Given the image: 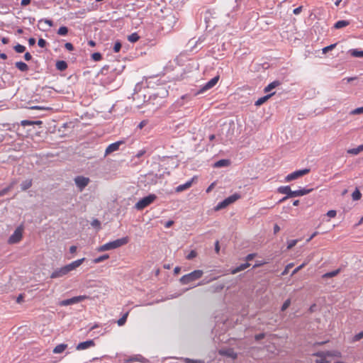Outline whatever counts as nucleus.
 <instances>
[{
    "mask_svg": "<svg viewBox=\"0 0 363 363\" xmlns=\"http://www.w3.org/2000/svg\"><path fill=\"white\" fill-rule=\"evenodd\" d=\"M85 260V258H82L77 260H75L71 262L69 264H67L61 268H58L55 269L50 275V278L56 279L62 277L67 275L69 272L72 270H74L76 268L79 267Z\"/></svg>",
    "mask_w": 363,
    "mask_h": 363,
    "instance_id": "f257e3e1",
    "label": "nucleus"
},
{
    "mask_svg": "<svg viewBox=\"0 0 363 363\" xmlns=\"http://www.w3.org/2000/svg\"><path fill=\"white\" fill-rule=\"evenodd\" d=\"M128 242V238L127 237L121 238L101 245L97 248V250L99 252H104L107 250H114L127 244Z\"/></svg>",
    "mask_w": 363,
    "mask_h": 363,
    "instance_id": "f03ea898",
    "label": "nucleus"
},
{
    "mask_svg": "<svg viewBox=\"0 0 363 363\" xmlns=\"http://www.w3.org/2000/svg\"><path fill=\"white\" fill-rule=\"evenodd\" d=\"M203 274V272L202 270H194L189 274L182 276L180 278L179 281L182 284H188L190 282H192L200 279L202 277Z\"/></svg>",
    "mask_w": 363,
    "mask_h": 363,
    "instance_id": "7ed1b4c3",
    "label": "nucleus"
},
{
    "mask_svg": "<svg viewBox=\"0 0 363 363\" xmlns=\"http://www.w3.org/2000/svg\"><path fill=\"white\" fill-rule=\"evenodd\" d=\"M156 199L157 196L155 194H149L147 196H145L139 200L135 203V207L137 210H143L152 203L156 200Z\"/></svg>",
    "mask_w": 363,
    "mask_h": 363,
    "instance_id": "20e7f679",
    "label": "nucleus"
},
{
    "mask_svg": "<svg viewBox=\"0 0 363 363\" xmlns=\"http://www.w3.org/2000/svg\"><path fill=\"white\" fill-rule=\"evenodd\" d=\"M310 172L309 169H303L295 171L289 174H288L286 177L284 181L286 182H290L293 180L298 179V178L307 174Z\"/></svg>",
    "mask_w": 363,
    "mask_h": 363,
    "instance_id": "39448f33",
    "label": "nucleus"
},
{
    "mask_svg": "<svg viewBox=\"0 0 363 363\" xmlns=\"http://www.w3.org/2000/svg\"><path fill=\"white\" fill-rule=\"evenodd\" d=\"M23 228H16L14 233L9 237L8 242L9 244H16L21 241L23 237Z\"/></svg>",
    "mask_w": 363,
    "mask_h": 363,
    "instance_id": "423d86ee",
    "label": "nucleus"
},
{
    "mask_svg": "<svg viewBox=\"0 0 363 363\" xmlns=\"http://www.w3.org/2000/svg\"><path fill=\"white\" fill-rule=\"evenodd\" d=\"M277 191L279 194H286V196L283 197L281 199L279 200V203H282L285 201H286L288 199L291 198V192L292 190L291 189L289 186H279L277 189Z\"/></svg>",
    "mask_w": 363,
    "mask_h": 363,
    "instance_id": "0eeeda50",
    "label": "nucleus"
},
{
    "mask_svg": "<svg viewBox=\"0 0 363 363\" xmlns=\"http://www.w3.org/2000/svg\"><path fill=\"white\" fill-rule=\"evenodd\" d=\"M75 184L80 191H82L89 183L88 177L78 176L74 179Z\"/></svg>",
    "mask_w": 363,
    "mask_h": 363,
    "instance_id": "6e6552de",
    "label": "nucleus"
},
{
    "mask_svg": "<svg viewBox=\"0 0 363 363\" xmlns=\"http://www.w3.org/2000/svg\"><path fill=\"white\" fill-rule=\"evenodd\" d=\"M124 143V141L123 140H119V141H117L116 143H111L110 144L106 149L105 150V155H109L115 151H117L119 147H120V145L123 144Z\"/></svg>",
    "mask_w": 363,
    "mask_h": 363,
    "instance_id": "1a4fd4ad",
    "label": "nucleus"
},
{
    "mask_svg": "<svg viewBox=\"0 0 363 363\" xmlns=\"http://www.w3.org/2000/svg\"><path fill=\"white\" fill-rule=\"evenodd\" d=\"M95 346V342L93 340H89L84 342H79L77 347V350H84L89 347Z\"/></svg>",
    "mask_w": 363,
    "mask_h": 363,
    "instance_id": "9d476101",
    "label": "nucleus"
},
{
    "mask_svg": "<svg viewBox=\"0 0 363 363\" xmlns=\"http://www.w3.org/2000/svg\"><path fill=\"white\" fill-rule=\"evenodd\" d=\"M219 76L217 75L216 77H214L213 78H212L210 81H208L206 84H204L201 91H206L211 88H213L218 82L219 80Z\"/></svg>",
    "mask_w": 363,
    "mask_h": 363,
    "instance_id": "9b49d317",
    "label": "nucleus"
},
{
    "mask_svg": "<svg viewBox=\"0 0 363 363\" xmlns=\"http://www.w3.org/2000/svg\"><path fill=\"white\" fill-rule=\"evenodd\" d=\"M194 180V178H192L191 180L186 182L185 184H180V185L177 186L175 189L176 191L182 192L183 191H185V190L189 189L192 186Z\"/></svg>",
    "mask_w": 363,
    "mask_h": 363,
    "instance_id": "f8f14e48",
    "label": "nucleus"
},
{
    "mask_svg": "<svg viewBox=\"0 0 363 363\" xmlns=\"http://www.w3.org/2000/svg\"><path fill=\"white\" fill-rule=\"evenodd\" d=\"M311 190V189H301L296 191H292L291 194V198L293 197H297V196H302L307 194H308Z\"/></svg>",
    "mask_w": 363,
    "mask_h": 363,
    "instance_id": "ddd939ff",
    "label": "nucleus"
},
{
    "mask_svg": "<svg viewBox=\"0 0 363 363\" xmlns=\"http://www.w3.org/2000/svg\"><path fill=\"white\" fill-rule=\"evenodd\" d=\"M250 264L248 262H245V263H243V264H241L240 266L233 269L231 271H230V273L232 274H235L242 270H245V269H247V267H250Z\"/></svg>",
    "mask_w": 363,
    "mask_h": 363,
    "instance_id": "4468645a",
    "label": "nucleus"
},
{
    "mask_svg": "<svg viewBox=\"0 0 363 363\" xmlns=\"http://www.w3.org/2000/svg\"><path fill=\"white\" fill-rule=\"evenodd\" d=\"M340 272V269H337L336 270H333L332 272L323 274L321 275V278L323 279H328V278H331V277H333L337 275Z\"/></svg>",
    "mask_w": 363,
    "mask_h": 363,
    "instance_id": "2eb2a0df",
    "label": "nucleus"
},
{
    "mask_svg": "<svg viewBox=\"0 0 363 363\" xmlns=\"http://www.w3.org/2000/svg\"><path fill=\"white\" fill-rule=\"evenodd\" d=\"M363 151V144L359 145L357 147L349 149L347 152L350 155H357Z\"/></svg>",
    "mask_w": 363,
    "mask_h": 363,
    "instance_id": "dca6fc26",
    "label": "nucleus"
},
{
    "mask_svg": "<svg viewBox=\"0 0 363 363\" xmlns=\"http://www.w3.org/2000/svg\"><path fill=\"white\" fill-rule=\"evenodd\" d=\"M350 23L349 21H346V20L338 21L335 23L334 28L336 29H340V28H342L344 27L349 26Z\"/></svg>",
    "mask_w": 363,
    "mask_h": 363,
    "instance_id": "f3484780",
    "label": "nucleus"
},
{
    "mask_svg": "<svg viewBox=\"0 0 363 363\" xmlns=\"http://www.w3.org/2000/svg\"><path fill=\"white\" fill-rule=\"evenodd\" d=\"M67 347V344H60L57 345L54 349H53V353L55 354H60L63 352Z\"/></svg>",
    "mask_w": 363,
    "mask_h": 363,
    "instance_id": "a211bd4d",
    "label": "nucleus"
},
{
    "mask_svg": "<svg viewBox=\"0 0 363 363\" xmlns=\"http://www.w3.org/2000/svg\"><path fill=\"white\" fill-rule=\"evenodd\" d=\"M42 121H28V120H23L21 121V125L22 126H26V125H41Z\"/></svg>",
    "mask_w": 363,
    "mask_h": 363,
    "instance_id": "6ab92c4d",
    "label": "nucleus"
},
{
    "mask_svg": "<svg viewBox=\"0 0 363 363\" xmlns=\"http://www.w3.org/2000/svg\"><path fill=\"white\" fill-rule=\"evenodd\" d=\"M56 68L60 71H64L67 68V64L64 60H59L56 62Z\"/></svg>",
    "mask_w": 363,
    "mask_h": 363,
    "instance_id": "aec40b11",
    "label": "nucleus"
},
{
    "mask_svg": "<svg viewBox=\"0 0 363 363\" xmlns=\"http://www.w3.org/2000/svg\"><path fill=\"white\" fill-rule=\"evenodd\" d=\"M16 67L22 72H26L28 70V66L23 62H17L15 64Z\"/></svg>",
    "mask_w": 363,
    "mask_h": 363,
    "instance_id": "412c9836",
    "label": "nucleus"
},
{
    "mask_svg": "<svg viewBox=\"0 0 363 363\" xmlns=\"http://www.w3.org/2000/svg\"><path fill=\"white\" fill-rule=\"evenodd\" d=\"M32 186V179H26L24 182H23L21 184V190L26 191L30 188Z\"/></svg>",
    "mask_w": 363,
    "mask_h": 363,
    "instance_id": "4be33fe9",
    "label": "nucleus"
},
{
    "mask_svg": "<svg viewBox=\"0 0 363 363\" xmlns=\"http://www.w3.org/2000/svg\"><path fill=\"white\" fill-rule=\"evenodd\" d=\"M326 354H327V356L333 355L330 352H327L326 354L325 352H319V354H318L319 363H328V362L325 360Z\"/></svg>",
    "mask_w": 363,
    "mask_h": 363,
    "instance_id": "5701e85b",
    "label": "nucleus"
},
{
    "mask_svg": "<svg viewBox=\"0 0 363 363\" xmlns=\"http://www.w3.org/2000/svg\"><path fill=\"white\" fill-rule=\"evenodd\" d=\"M279 84H280V82H278V81L272 82V83H270L269 84H268V85L264 88V92H269V91H270L272 89H274L275 87L278 86Z\"/></svg>",
    "mask_w": 363,
    "mask_h": 363,
    "instance_id": "b1692460",
    "label": "nucleus"
},
{
    "mask_svg": "<svg viewBox=\"0 0 363 363\" xmlns=\"http://www.w3.org/2000/svg\"><path fill=\"white\" fill-rule=\"evenodd\" d=\"M274 94H271L263 97L259 98L257 101H255V106H260L265 103Z\"/></svg>",
    "mask_w": 363,
    "mask_h": 363,
    "instance_id": "393cba45",
    "label": "nucleus"
},
{
    "mask_svg": "<svg viewBox=\"0 0 363 363\" xmlns=\"http://www.w3.org/2000/svg\"><path fill=\"white\" fill-rule=\"evenodd\" d=\"M230 162L228 160H220L216 162L214 164V167H225L229 165Z\"/></svg>",
    "mask_w": 363,
    "mask_h": 363,
    "instance_id": "a878e982",
    "label": "nucleus"
},
{
    "mask_svg": "<svg viewBox=\"0 0 363 363\" xmlns=\"http://www.w3.org/2000/svg\"><path fill=\"white\" fill-rule=\"evenodd\" d=\"M87 297L86 296H78L71 298V301L72 304L77 303L86 299Z\"/></svg>",
    "mask_w": 363,
    "mask_h": 363,
    "instance_id": "bb28decb",
    "label": "nucleus"
},
{
    "mask_svg": "<svg viewBox=\"0 0 363 363\" xmlns=\"http://www.w3.org/2000/svg\"><path fill=\"white\" fill-rule=\"evenodd\" d=\"M87 297L86 296H78L71 298V301L72 304L77 303L86 299Z\"/></svg>",
    "mask_w": 363,
    "mask_h": 363,
    "instance_id": "cd10ccee",
    "label": "nucleus"
},
{
    "mask_svg": "<svg viewBox=\"0 0 363 363\" xmlns=\"http://www.w3.org/2000/svg\"><path fill=\"white\" fill-rule=\"evenodd\" d=\"M87 297L86 296H78L71 298V301L72 304L77 303L86 299Z\"/></svg>",
    "mask_w": 363,
    "mask_h": 363,
    "instance_id": "c85d7f7f",
    "label": "nucleus"
},
{
    "mask_svg": "<svg viewBox=\"0 0 363 363\" xmlns=\"http://www.w3.org/2000/svg\"><path fill=\"white\" fill-rule=\"evenodd\" d=\"M140 39V36L137 33H133L128 36V40L131 43H135Z\"/></svg>",
    "mask_w": 363,
    "mask_h": 363,
    "instance_id": "c756f323",
    "label": "nucleus"
},
{
    "mask_svg": "<svg viewBox=\"0 0 363 363\" xmlns=\"http://www.w3.org/2000/svg\"><path fill=\"white\" fill-rule=\"evenodd\" d=\"M362 194L358 189H356L355 191L352 194V198L354 201H358L361 199Z\"/></svg>",
    "mask_w": 363,
    "mask_h": 363,
    "instance_id": "7c9ffc66",
    "label": "nucleus"
},
{
    "mask_svg": "<svg viewBox=\"0 0 363 363\" xmlns=\"http://www.w3.org/2000/svg\"><path fill=\"white\" fill-rule=\"evenodd\" d=\"M108 257H109L108 255H107V254L103 255L101 256H99V257L95 258L93 260V262L95 264L100 263V262L107 259Z\"/></svg>",
    "mask_w": 363,
    "mask_h": 363,
    "instance_id": "2f4dec72",
    "label": "nucleus"
},
{
    "mask_svg": "<svg viewBox=\"0 0 363 363\" xmlns=\"http://www.w3.org/2000/svg\"><path fill=\"white\" fill-rule=\"evenodd\" d=\"M239 199H240V196L238 194H233V195L226 198L225 199L227 200L228 203L230 204V203H234L235 201H236Z\"/></svg>",
    "mask_w": 363,
    "mask_h": 363,
    "instance_id": "473e14b6",
    "label": "nucleus"
},
{
    "mask_svg": "<svg viewBox=\"0 0 363 363\" xmlns=\"http://www.w3.org/2000/svg\"><path fill=\"white\" fill-rule=\"evenodd\" d=\"M113 81H114L113 75H112L111 77H108L107 79H101V84L106 86L110 84Z\"/></svg>",
    "mask_w": 363,
    "mask_h": 363,
    "instance_id": "72a5a7b5",
    "label": "nucleus"
},
{
    "mask_svg": "<svg viewBox=\"0 0 363 363\" xmlns=\"http://www.w3.org/2000/svg\"><path fill=\"white\" fill-rule=\"evenodd\" d=\"M68 33V28L66 26H61L57 30V34L65 36Z\"/></svg>",
    "mask_w": 363,
    "mask_h": 363,
    "instance_id": "f704fd0d",
    "label": "nucleus"
},
{
    "mask_svg": "<svg viewBox=\"0 0 363 363\" xmlns=\"http://www.w3.org/2000/svg\"><path fill=\"white\" fill-rule=\"evenodd\" d=\"M145 360V359L143 357H142L140 355H138V356H135V357H130L128 361H130V362H140L144 363Z\"/></svg>",
    "mask_w": 363,
    "mask_h": 363,
    "instance_id": "c9c22d12",
    "label": "nucleus"
},
{
    "mask_svg": "<svg viewBox=\"0 0 363 363\" xmlns=\"http://www.w3.org/2000/svg\"><path fill=\"white\" fill-rule=\"evenodd\" d=\"M128 313H125L120 319L118 320L117 323L119 326H122L125 324Z\"/></svg>",
    "mask_w": 363,
    "mask_h": 363,
    "instance_id": "e433bc0d",
    "label": "nucleus"
},
{
    "mask_svg": "<svg viewBox=\"0 0 363 363\" xmlns=\"http://www.w3.org/2000/svg\"><path fill=\"white\" fill-rule=\"evenodd\" d=\"M13 48L18 53H22L26 50V47L20 44L15 45Z\"/></svg>",
    "mask_w": 363,
    "mask_h": 363,
    "instance_id": "4c0bfd02",
    "label": "nucleus"
},
{
    "mask_svg": "<svg viewBox=\"0 0 363 363\" xmlns=\"http://www.w3.org/2000/svg\"><path fill=\"white\" fill-rule=\"evenodd\" d=\"M351 55L355 57H363V51H359L357 50H352Z\"/></svg>",
    "mask_w": 363,
    "mask_h": 363,
    "instance_id": "58836bf2",
    "label": "nucleus"
},
{
    "mask_svg": "<svg viewBox=\"0 0 363 363\" xmlns=\"http://www.w3.org/2000/svg\"><path fill=\"white\" fill-rule=\"evenodd\" d=\"M229 205L228 202L227 201L226 199L223 200L222 202L219 203L217 206H216V210H220V209H222V208H225L226 206H228Z\"/></svg>",
    "mask_w": 363,
    "mask_h": 363,
    "instance_id": "ea45409f",
    "label": "nucleus"
},
{
    "mask_svg": "<svg viewBox=\"0 0 363 363\" xmlns=\"http://www.w3.org/2000/svg\"><path fill=\"white\" fill-rule=\"evenodd\" d=\"M184 362L185 363H205V362L201 359H191L189 358H185Z\"/></svg>",
    "mask_w": 363,
    "mask_h": 363,
    "instance_id": "a19ab883",
    "label": "nucleus"
},
{
    "mask_svg": "<svg viewBox=\"0 0 363 363\" xmlns=\"http://www.w3.org/2000/svg\"><path fill=\"white\" fill-rule=\"evenodd\" d=\"M363 113V106L357 108L350 112V115H358Z\"/></svg>",
    "mask_w": 363,
    "mask_h": 363,
    "instance_id": "79ce46f5",
    "label": "nucleus"
},
{
    "mask_svg": "<svg viewBox=\"0 0 363 363\" xmlns=\"http://www.w3.org/2000/svg\"><path fill=\"white\" fill-rule=\"evenodd\" d=\"M336 45H337L336 43L332 44V45H330L329 46H327V47L323 48L322 49L323 53L325 54L328 51H330V50H333L336 47Z\"/></svg>",
    "mask_w": 363,
    "mask_h": 363,
    "instance_id": "37998d69",
    "label": "nucleus"
},
{
    "mask_svg": "<svg viewBox=\"0 0 363 363\" xmlns=\"http://www.w3.org/2000/svg\"><path fill=\"white\" fill-rule=\"evenodd\" d=\"M363 338V331L359 332L353 337V341L357 342Z\"/></svg>",
    "mask_w": 363,
    "mask_h": 363,
    "instance_id": "c03bdc74",
    "label": "nucleus"
},
{
    "mask_svg": "<svg viewBox=\"0 0 363 363\" xmlns=\"http://www.w3.org/2000/svg\"><path fill=\"white\" fill-rule=\"evenodd\" d=\"M13 183L11 184L7 188L4 189L0 191V196L5 195L13 187Z\"/></svg>",
    "mask_w": 363,
    "mask_h": 363,
    "instance_id": "a18cd8bd",
    "label": "nucleus"
},
{
    "mask_svg": "<svg viewBox=\"0 0 363 363\" xmlns=\"http://www.w3.org/2000/svg\"><path fill=\"white\" fill-rule=\"evenodd\" d=\"M91 57L94 61H99L101 60L102 56L99 52H94L92 54Z\"/></svg>",
    "mask_w": 363,
    "mask_h": 363,
    "instance_id": "49530a36",
    "label": "nucleus"
},
{
    "mask_svg": "<svg viewBox=\"0 0 363 363\" xmlns=\"http://www.w3.org/2000/svg\"><path fill=\"white\" fill-rule=\"evenodd\" d=\"M121 48V43L120 41H116L113 46V51L115 52H118Z\"/></svg>",
    "mask_w": 363,
    "mask_h": 363,
    "instance_id": "de8ad7c7",
    "label": "nucleus"
},
{
    "mask_svg": "<svg viewBox=\"0 0 363 363\" xmlns=\"http://www.w3.org/2000/svg\"><path fill=\"white\" fill-rule=\"evenodd\" d=\"M290 304H291V300L289 298H288L283 303V305L281 306V311H284L286 309H287L289 307Z\"/></svg>",
    "mask_w": 363,
    "mask_h": 363,
    "instance_id": "09e8293b",
    "label": "nucleus"
},
{
    "mask_svg": "<svg viewBox=\"0 0 363 363\" xmlns=\"http://www.w3.org/2000/svg\"><path fill=\"white\" fill-rule=\"evenodd\" d=\"M197 255V253L195 250H191L186 257L187 259H192L194 257H196Z\"/></svg>",
    "mask_w": 363,
    "mask_h": 363,
    "instance_id": "8fccbe9b",
    "label": "nucleus"
},
{
    "mask_svg": "<svg viewBox=\"0 0 363 363\" xmlns=\"http://www.w3.org/2000/svg\"><path fill=\"white\" fill-rule=\"evenodd\" d=\"M298 240H291L287 242V249H291L294 246L296 245Z\"/></svg>",
    "mask_w": 363,
    "mask_h": 363,
    "instance_id": "3c124183",
    "label": "nucleus"
},
{
    "mask_svg": "<svg viewBox=\"0 0 363 363\" xmlns=\"http://www.w3.org/2000/svg\"><path fill=\"white\" fill-rule=\"evenodd\" d=\"M72 304L71 298L63 300L60 303V305L62 306H66Z\"/></svg>",
    "mask_w": 363,
    "mask_h": 363,
    "instance_id": "603ef678",
    "label": "nucleus"
},
{
    "mask_svg": "<svg viewBox=\"0 0 363 363\" xmlns=\"http://www.w3.org/2000/svg\"><path fill=\"white\" fill-rule=\"evenodd\" d=\"M336 216V211L334 210L329 211L324 216H328L329 218H334Z\"/></svg>",
    "mask_w": 363,
    "mask_h": 363,
    "instance_id": "864d4df0",
    "label": "nucleus"
},
{
    "mask_svg": "<svg viewBox=\"0 0 363 363\" xmlns=\"http://www.w3.org/2000/svg\"><path fill=\"white\" fill-rule=\"evenodd\" d=\"M46 44H47V43H46V41L44 39L40 38L38 40V45L39 47L45 48Z\"/></svg>",
    "mask_w": 363,
    "mask_h": 363,
    "instance_id": "5fc2aeb1",
    "label": "nucleus"
},
{
    "mask_svg": "<svg viewBox=\"0 0 363 363\" xmlns=\"http://www.w3.org/2000/svg\"><path fill=\"white\" fill-rule=\"evenodd\" d=\"M65 48L69 51H72L74 50V46L71 43H66L65 44Z\"/></svg>",
    "mask_w": 363,
    "mask_h": 363,
    "instance_id": "6e6d98bb",
    "label": "nucleus"
},
{
    "mask_svg": "<svg viewBox=\"0 0 363 363\" xmlns=\"http://www.w3.org/2000/svg\"><path fill=\"white\" fill-rule=\"evenodd\" d=\"M220 354H225L226 355L229 356V357H235V354H234V352L233 350H228L226 352H220Z\"/></svg>",
    "mask_w": 363,
    "mask_h": 363,
    "instance_id": "4d7b16f0",
    "label": "nucleus"
},
{
    "mask_svg": "<svg viewBox=\"0 0 363 363\" xmlns=\"http://www.w3.org/2000/svg\"><path fill=\"white\" fill-rule=\"evenodd\" d=\"M255 256H256V254H255V253L249 254L245 257V260L247 261V262H248L249 261L253 259Z\"/></svg>",
    "mask_w": 363,
    "mask_h": 363,
    "instance_id": "13d9d810",
    "label": "nucleus"
},
{
    "mask_svg": "<svg viewBox=\"0 0 363 363\" xmlns=\"http://www.w3.org/2000/svg\"><path fill=\"white\" fill-rule=\"evenodd\" d=\"M264 337H265V334L264 333H259V334H257V335H256L255 336V339L257 341H259V340L263 339Z\"/></svg>",
    "mask_w": 363,
    "mask_h": 363,
    "instance_id": "bf43d9fd",
    "label": "nucleus"
},
{
    "mask_svg": "<svg viewBox=\"0 0 363 363\" xmlns=\"http://www.w3.org/2000/svg\"><path fill=\"white\" fill-rule=\"evenodd\" d=\"M302 8H303L302 6H298V8L294 9L293 13L295 15L299 14L301 12V11H302Z\"/></svg>",
    "mask_w": 363,
    "mask_h": 363,
    "instance_id": "052dcab7",
    "label": "nucleus"
},
{
    "mask_svg": "<svg viewBox=\"0 0 363 363\" xmlns=\"http://www.w3.org/2000/svg\"><path fill=\"white\" fill-rule=\"evenodd\" d=\"M215 251L217 254H218L220 252V245L218 240H216V242H215Z\"/></svg>",
    "mask_w": 363,
    "mask_h": 363,
    "instance_id": "680f3d73",
    "label": "nucleus"
},
{
    "mask_svg": "<svg viewBox=\"0 0 363 363\" xmlns=\"http://www.w3.org/2000/svg\"><path fill=\"white\" fill-rule=\"evenodd\" d=\"M24 59L26 61H29L32 59V55L30 54V52H26L24 55Z\"/></svg>",
    "mask_w": 363,
    "mask_h": 363,
    "instance_id": "e2e57ef3",
    "label": "nucleus"
},
{
    "mask_svg": "<svg viewBox=\"0 0 363 363\" xmlns=\"http://www.w3.org/2000/svg\"><path fill=\"white\" fill-rule=\"evenodd\" d=\"M23 296L22 294H20L16 298V302L21 303L23 301Z\"/></svg>",
    "mask_w": 363,
    "mask_h": 363,
    "instance_id": "0e129e2a",
    "label": "nucleus"
},
{
    "mask_svg": "<svg viewBox=\"0 0 363 363\" xmlns=\"http://www.w3.org/2000/svg\"><path fill=\"white\" fill-rule=\"evenodd\" d=\"M30 3V0H22L21 1V6H25L28 5Z\"/></svg>",
    "mask_w": 363,
    "mask_h": 363,
    "instance_id": "69168bd1",
    "label": "nucleus"
},
{
    "mask_svg": "<svg viewBox=\"0 0 363 363\" xmlns=\"http://www.w3.org/2000/svg\"><path fill=\"white\" fill-rule=\"evenodd\" d=\"M28 43L30 46L34 45L35 43V39L33 38H30L28 40Z\"/></svg>",
    "mask_w": 363,
    "mask_h": 363,
    "instance_id": "338daca9",
    "label": "nucleus"
},
{
    "mask_svg": "<svg viewBox=\"0 0 363 363\" xmlns=\"http://www.w3.org/2000/svg\"><path fill=\"white\" fill-rule=\"evenodd\" d=\"M43 21L48 24L50 27L52 26L53 23H52V21L51 20H49V19H44Z\"/></svg>",
    "mask_w": 363,
    "mask_h": 363,
    "instance_id": "774afa93",
    "label": "nucleus"
}]
</instances>
